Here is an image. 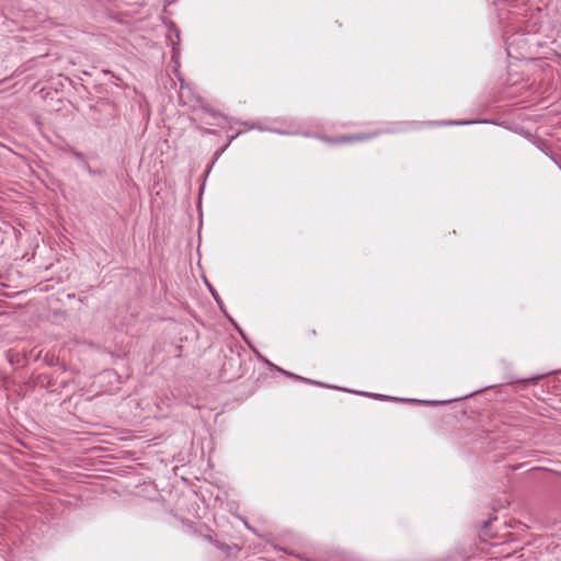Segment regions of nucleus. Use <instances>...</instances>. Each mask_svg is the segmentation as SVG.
Returning <instances> with one entry per match:
<instances>
[{
    "label": "nucleus",
    "instance_id": "f257e3e1",
    "mask_svg": "<svg viewBox=\"0 0 561 561\" xmlns=\"http://www.w3.org/2000/svg\"><path fill=\"white\" fill-rule=\"evenodd\" d=\"M183 525L186 526L188 531H191L193 535H196L202 539L208 541L209 543L217 547L219 550L227 552L230 549V547L227 543L216 539L214 530L210 529L206 524L197 525L194 522L186 519L183 520Z\"/></svg>",
    "mask_w": 561,
    "mask_h": 561
},
{
    "label": "nucleus",
    "instance_id": "f03ea898",
    "mask_svg": "<svg viewBox=\"0 0 561 561\" xmlns=\"http://www.w3.org/2000/svg\"><path fill=\"white\" fill-rule=\"evenodd\" d=\"M380 134H381V131L377 130L374 133H359V134H354V135H344V136H339L335 138H330V137L324 136V137H321V139L329 145H340V144H347V142L366 141V140H369Z\"/></svg>",
    "mask_w": 561,
    "mask_h": 561
},
{
    "label": "nucleus",
    "instance_id": "7ed1b4c3",
    "mask_svg": "<svg viewBox=\"0 0 561 561\" xmlns=\"http://www.w3.org/2000/svg\"><path fill=\"white\" fill-rule=\"evenodd\" d=\"M230 353V356H225V362L222 363L221 366V376L228 379H233L236 377H239L240 356H234L232 351Z\"/></svg>",
    "mask_w": 561,
    "mask_h": 561
},
{
    "label": "nucleus",
    "instance_id": "20e7f679",
    "mask_svg": "<svg viewBox=\"0 0 561 561\" xmlns=\"http://www.w3.org/2000/svg\"><path fill=\"white\" fill-rule=\"evenodd\" d=\"M278 370H279L280 373L285 374L287 377L293 378V379H295V380H299V381H304V382H308V383H317V382H316V381H313V380H310V379H308V378H305V377H301V376L295 375V374H293V373L285 371V370H283V369H280V368H278Z\"/></svg>",
    "mask_w": 561,
    "mask_h": 561
},
{
    "label": "nucleus",
    "instance_id": "39448f33",
    "mask_svg": "<svg viewBox=\"0 0 561 561\" xmlns=\"http://www.w3.org/2000/svg\"><path fill=\"white\" fill-rule=\"evenodd\" d=\"M539 379H540V377L538 376V377H533V378H529V379H523V380H519L518 382L536 385Z\"/></svg>",
    "mask_w": 561,
    "mask_h": 561
},
{
    "label": "nucleus",
    "instance_id": "423d86ee",
    "mask_svg": "<svg viewBox=\"0 0 561 561\" xmlns=\"http://www.w3.org/2000/svg\"><path fill=\"white\" fill-rule=\"evenodd\" d=\"M316 335H317V331H316V329H310V330L308 331V336H309V337H314Z\"/></svg>",
    "mask_w": 561,
    "mask_h": 561
},
{
    "label": "nucleus",
    "instance_id": "0eeeda50",
    "mask_svg": "<svg viewBox=\"0 0 561 561\" xmlns=\"http://www.w3.org/2000/svg\"><path fill=\"white\" fill-rule=\"evenodd\" d=\"M77 159H83V154L81 152H75Z\"/></svg>",
    "mask_w": 561,
    "mask_h": 561
},
{
    "label": "nucleus",
    "instance_id": "6e6552de",
    "mask_svg": "<svg viewBox=\"0 0 561 561\" xmlns=\"http://www.w3.org/2000/svg\"><path fill=\"white\" fill-rule=\"evenodd\" d=\"M275 131L278 134H286L285 131H282V130H275Z\"/></svg>",
    "mask_w": 561,
    "mask_h": 561
}]
</instances>
